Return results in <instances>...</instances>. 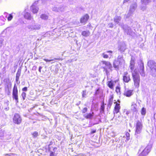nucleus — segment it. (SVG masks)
Segmentation results:
<instances>
[{
	"mask_svg": "<svg viewBox=\"0 0 156 156\" xmlns=\"http://www.w3.org/2000/svg\"><path fill=\"white\" fill-rule=\"evenodd\" d=\"M24 17L26 19L28 20H31L32 18L30 13L28 12H26L24 14Z\"/></svg>",
	"mask_w": 156,
	"mask_h": 156,
	"instance_id": "22",
	"label": "nucleus"
},
{
	"mask_svg": "<svg viewBox=\"0 0 156 156\" xmlns=\"http://www.w3.org/2000/svg\"><path fill=\"white\" fill-rule=\"evenodd\" d=\"M137 105L134 102H133L131 105V108L134 111L136 110Z\"/></svg>",
	"mask_w": 156,
	"mask_h": 156,
	"instance_id": "29",
	"label": "nucleus"
},
{
	"mask_svg": "<svg viewBox=\"0 0 156 156\" xmlns=\"http://www.w3.org/2000/svg\"><path fill=\"white\" fill-rule=\"evenodd\" d=\"M130 134L128 132L126 133V140H125L126 142L127 141L129 140Z\"/></svg>",
	"mask_w": 156,
	"mask_h": 156,
	"instance_id": "31",
	"label": "nucleus"
},
{
	"mask_svg": "<svg viewBox=\"0 0 156 156\" xmlns=\"http://www.w3.org/2000/svg\"><path fill=\"white\" fill-rule=\"evenodd\" d=\"M135 62L133 58H132L130 62V65H134Z\"/></svg>",
	"mask_w": 156,
	"mask_h": 156,
	"instance_id": "40",
	"label": "nucleus"
},
{
	"mask_svg": "<svg viewBox=\"0 0 156 156\" xmlns=\"http://www.w3.org/2000/svg\"><path fill=\"white\" fill-rule=\"evenodd\" d=\"M37 69V66H34L32 68V70H36Z\"/></svg>",
	"mask_w": 156,
	"mask_h": 156,
	"instance_id": "51",
	"label": "nucleus"
},
{
	"mask_svg": "<svg viewBox=\"0 0 156 156\" xmlns=\"http://www.w3.org/2000/svg\"><path fill=\"white\" fill-rule=\"evenodd\" d=\"M125 31L128 34L131 35L132 34V30L129 27H127L125 29Z\"/></svg>",
	"mask_w": 156,
	"mask_h": 156,
	"instance_id": "24",
	"label": "nucleus"
},
{
	"mask_svg": "<svg viewBox=\"0 0 156 156\" xmlns=\"http://www.w3.org/2000/svg\"><path fill=\"white\" fill-rule=\"evenodd\" d=\"M151 0H141L142 5H145V6H142L141 7V9L143 11L144 10L146 9V5L151 2Z\"/></svg>",
	"mask_w": 156,
	"mask_h": 156,
	"instance_id": "11",
	"label": "nucleus"
},
{
	"mask_svg": "<svg viewBox=\"0 0 156 156\" xmlns=\"http://www.w3.org/2000/svg\"><path fill=\"white\" fill-rule=\"evenodd\" d=\"M134 65H130V68L131 70H133L134 68Z\"/></svg>",
	"mask_w": 156,
	"mask_h": 156,
	"instance_id": "52",
	"label": "nucleus"
},
{
	"mask_svg": "<svg viewBox=\"0 0 156 156\" xmlns=\"http://www.w3.org/2000/svg\"><path fill=\"white\" fill-rule=\"evenodd\" d=\"M87 108H84L82 110V112L83 113H85L87 111Z\"/></svg>",
	"mask_w": 156,
	"mask_h": 156,
	"instance_id": "46",
	"label": "nucleus"
},
{
	"mask_svg": "<svg viewBox=\"0 0 156 156\" xmlns=\"http://www.w3.org/2000/svg\"><path fill=\"white\" fill-rule=\"evenodd\" d=\"M124 62L125 61L123 58L122 55H119L117 58V59L115 60L113 62V67L116 70H118L119 66H121L124 63Z\"/></svg>",
	"mask_w": 156,
	"mask_h": 156,
	"instance_id": "2",
	"label": "nucleus"
},
{
	"mask_svg": "<svg viewBox=\"0 0 156 156\" xmlns=\"http://www.w3.org/2000/svg\"><path fill=\"white\" fill-rule=\"evenodd\" d=\"M133 90H126L124 95L126 97H129L133 94Z\"/></svg>",
	"mask_w": 156,
	"mask_h": 156,
	"instance_id": "20",
	"label": "nucleus"
},
{
	"mask_svg": "<svg viewBox=\"0 0 156 156\" xmlns=\"http://www.w3.org/2000/svg\"><path fill=\"white\" fill-rule=\"evenodd\" d=\"M137 5L136 3L132 4L130 7L129 12L130 13H132L134 12L135 9L137 7Z\"/></svg>",
	"mask_w": 156,
	"mask_h": 156,
	"instance_id": "16",
	"label": "nucleus"
},
{
	"mask_svg": "<svg viewBox=\"0 0 156 156\" xmlns=\"http://www.w3.org/2000/svg\"><path fill=\"white\" fill-rule=\"evenodd\" d=\"M114 103L116 104L114 111V114H115V113H117L119 112L120 108V107L119 105V104H118L117 102H115Z\"/></svg>",
	"mask_w": 156,
	"mask_h": 156,
	"instance_id": "17",
	"label": "nucleus"
},
{
	"mask_svg": "<svg viewBox=\"0 0 156 156\" xmlns=\"http://www.w3.org/2000/svg\"><path fill=\"white\" fill-rule=\"evenodd\" d=\"M104 109H105V106H104V103H103L101 106V112H103L104 111Z\"/></svg>",
	"mask_w": 156,
	"mask_h": 156,
	"instance_id": "35",
	"label": "nucleus"
},
{
	"mask_svg": "<svg viewBox=\"0 0 156 156\" xmlns=\"http://www.w3.org/2000/svg\"><path fill=\"white\" fill-rule=\"evenodd\" d=\"M116 92L118 93L120 92V87L118 86L116 88V90H115Z\"/></svg>",
	"mask_w": 156,
	"mask_h": 156,
	"instance_id": "37",
	"label": "nucleus"
},
{
	"mask_svg": "<svg viewBox=\"0 0 156 156\" xmlns=\"http://www.w3.org/2000/svg\"><path fill=\"white\" fill-rule=\"evenodd\" d=\"M20 73L18 72L16 74V77L19 78V77L20 76Z\"/></svg>",
	"mask_w": 156,
	"mask_h": 156,
	"instance_id": "48",
	"label": "nucleus"
},
{
	"mask_svg": "<svg viewBox=\"0 0 156 156\" xmlns=\"http://www.w3.org/2000/svg\"><path fill=\"white\" fill-rule=\"evenodd\" d=\"M112 103L113 102H108V108H110L111 106H112Z\"/></svg>",
	"mask_w": 156,
	"mask_h": 156,
	"instance_id": "44",
	"label": "nucleus"
},
{
	"mask_svg": "<svg viewBox=\"0 0 156 156\" xmlns=\"http://www.w3.org/2000/svg\"><path fill=\"white\" fill-rule=\"evenodd\" d=\"M102 56L104 58H108V55L106 54H105V53H103L102 54Z\"/></svg>",
	"mask_w": 156,
	"mask_h": 156,
	"instance_id": "39",
	"label": "nucleus"
},
{
	"mask_svg": "<svg viewBox=\"0 0 156 156\" xmlns=\"http://www.w3.org/2000/svg\"><path fill=\"white\" fill-rule=\"evenodd\" d=\"M143 128L142 122L139 120L136 122V125L135 134L140 133L141 131Z\"/></svg>",
	"mask_w": 156,
	"mask_h": 156,
	"instance_id": "6",
	"label": "nucleus"
},
{
	"mask_svg": "<svg viewBox=\"0 0 156 156\" xmlns=\"http://www.w3.org/2000/svg\"><path fill=\"white\" fill-rule=\"evenodd\" d=\"M12 97L15 99L17 102H18V92L17 86L16 84L14 86L12 90Z\"/></svg>",
	"mask_w": 156,
	"mask_h": 156,
	"instance_id": "7",
	"label": "nucleus"
},
{
	"mask_svg": "<svg viewBox=\"0 0 156 156\" xmlns=\"http://www.w3.org/2000/svg\"><path fill=\"white\" fill-rule=\"evenodd\" d=\"M90 33L89 30H86L83 31L81 33L82 35L85 37H87L89 36Z\"/></svg>",
	"mask_w": 156,
	"mask_h": 156,
	"instance_id": "23",
	"label": "nucleus"
},
{
	"mask_svg": "<svg viewBox=\"0 0 156 156\" xmlns=\"http://www.w3.org/2000/svg\"><path fill=\"white\" fill-rule=\"evenodd\" d=\"M94 115V113H89L85 114L84 116V117L87 119H91Z\"/></svg>",
	"mask_w": 156,
	"mask_h": 156,
	"instance_id": "21",
	"label": "nucleus"
},
{
	"mask_svg": "<svg viewBox=\"0 0 156 156\" xmlns=\"http://www.w3.org/2000/svg\"><path fill=\"white\" fill-rule=\"evenodd\" d=\"M3 40L1 38L0 39V48L1 47L2 45V44L3 41Z\"/></svg>",
	"mask_w": 156,
	"mask_h": 156,
	"instance_id": "47",
	"label": "nucleus"
},
{
	"mask_svg": "<svg viewBox=\"0 0 156 156\" xmlns=\"http://www.w3.org/2000/svg\"><path fill=\"white\" fill-rule=\"evenodd\" d=\"M9 105V102L8 101L6 102H5L4 104V109L5 110L7 111H8L9 109V108L8 107V105Z\"/></svg>",
	"mask_w": 156,
	"mask_h": 156,
	"instance_id": "26",
	"label": "nucleus"
},
{
	"mask_svg": "<svg viewBox=\"0 0 156 156\" xmlns=\"http://www.w3.org/2000/svg\"><path fill=\"white\" fill-rule=\"evenodd\" d=\"M40 18L42 20H47L48 19V16L45 14H42L40 16Z\"/></svg>",
	"mask_w": 156,
	"mask_h": 156,
	"instance_id": "27",
	"label": "nucleus"
},
{
	"mask_svg": "<svg viewBox=\"0 0 156 156\" xmlns=\"http://www.w3.org/2000/svg\"><path fill=\"white\" fill-rule=\"evenodd\" d=\"M0 19L1 20H3V22H4L5 20H6V19H4L3 16H1L0 17Z\"/></svg>",
	"mask_w": 156,
	"mask_h": 156,
	"instance_id": "49",
	"label": "nucleus"
},
{
	"mask_svg": "<svg viewBox=\"0 0 156 156\" xmlns=\"http://www.w3.org/2000/svg\"><path fill=\"white\" fill-rule=\"evenodd\" d=\"M13 58V56L12 55H10L9 56V62H12L13 61V60L12 59Z\"/></svg>",
	"mask_w": 156,
	"mask_h": 156,
	"instance_id": "43",
	"label": "nucleus"
},
{
	"mask_svg": "<svg viewBox=\"0 0 156 156\" xmlns=\"http://www.w3.org/2000/svg\"><path fill=\"white\" fill-rule=\"evenodd\" d=\"M4 16L6 18H7L8 21H10L13 18L12 13L9 14L7 12H5L4 14Z\"/></svg>",
	"mask_w": 156,
	"mask_h": 156,
	"instance_id": "18",
	"label": "nucleus"
},
{
	"mask_svg": "<svg viewBox=\"0 0 156 156\" xmlns=\"http://www.w3.org/2000/svg\"><path fill=\"white\" fill-rule=\"evenodd\" d=\"M35 3H34L30 7V9L32 12L34 13H37L38 12L39 9L35 5Z\"/></svg>",
	"mask_w": 156,
	"mask_h": 156,
	"instance_id": "14",
	"label": "nucleus"
},
{
	"mask_svg": "<svg viewBox=\"0 0 156 156\" xmlns=\"http://www.w3.org/2000/svg\"><path fill=\"white\" fill-rule=\"evenodd\" d=\"M108 26L109 27L112 28L114 26V24L112 23H109L108 24Z\"/></svg>",
	"mask_w": 156,
	"mask_h": 156,
	"instance_id": "45",
	"label": "nucleus"
},
{
	"mask_svg": "<svg viewBox=\"0 0 156 156\" xmlns=\"http://www.w3.org/2000/svg\"><path fill=\"white\" fill-rule=\"evenodd\" d=\"M151 148V145H148L141 152L140 156H146L150 152Z\"/></svg>",
	"mask_w": 156,
	"mask_h": 156,
	"instance_id": "9",
	"label": "nucleus"
},
{
	"mask_svg": "<svg viewBox=\"0 0 156 156\" xmlns=\"http://www.w3.org/2000/svg\"><path fill=\"white\" fill-rule=\"evenodd\" d=\"M8 155V154H5V155Z\"/></svg>",
	"mask_w": 156,
	"mask_h": 156,
	"instance_id": "59",
	"label": "nucleus"
},
{
	"mask_svg": "<svg viewBox=\"0 0 156 156\" xmlns=\"http://www.w3.org/2000/svg\"><path fill=\"white\" fill-rule=\"evenodd\" d=\"M4 134V131L0 130V137H2L3 136Z\"/></svg>",
	"mask_w": 156,
	"mask_h": 156,
	"instance_id": "42",
	"label": "nucleus"
},
{
	"mask_svg": "<svg viewBox=\"0 0 156 156\" xmlns=\"http://www.w3.org/2000/svg\"><path fill=\"white\" fill-rule=\"evenodd\" d=\"M57 149V148L55 147L53 149V151H50V149H49V151L50 152V156H54L55 155V152Z\"/></svg>",
	"mask_w": 156,
	"mask_h": 156,
	"instance_id": "28",
	"label": "nucleus"
},
{
	"mask_svg": "<svg viewBox=\"0 0 156 156\" xmlns=\"http://www.w3.org/2000/svg\"><path fill=\"white\" fill-rule=\"evenodd\" d=\"M146 113V109L144 108H143L141 109V114L143 115H145Z\"/></svg>",
	"mask_w": 156,
	"mask_h": 156,
	"instance_id": "32",
	"label": "nucleus"
},
{
	"mask_svg": "<svg viewBox=\"0 0 156 156\" xmlns=\"http://www.w3.org/2000/svg\"><path fill=\"white\" fill-rule=\"evenodd\" d=\"M113 97L112 95L110 96L108 100V102H113Z\"/></svg>",
	"mask_w": 156,
	"mask_h": 156,
	"instance_id": "41",
	"label": "nucleus"
},
{
	"mask_svg": "<svg viewBox=\"0 0 156 156\" xmlns=\"http://www.w3.org/2000/svg\"><path fill=\"white\" fill-rule=\"evenodd\" d=\"M108 86L110 88L112 89L113 88V83L110 81L108 83Z\"/></svg>",
	"mask_w": 156,
	"mask_h": 156,
	"instance_id": "33",
	"label": "nucleus"
},
{
	"mask_svg": "<svg viewBox=\"0 0 156 156\" xmlns=\"http://www.w3.org/2000/svg\"><path fill=\"white\" fill-rule=\"evenodd\" d=\"M41 26L39 24H32L29 25L27 27L31 30H38L41 28Z\"/></svg>",
	"mask_w": 156,
	"mask_h": 156,
	"instance_id": "10",
	"label": "nucleus"
},
{
	"mask_svg": "<svg viewBox=\"0 0 156 156\" xmlns=\"http://www.w3.org/2000/svg\"><path fill=\"white\" fill-rule=\"evenodd\" d=\"M96 132V130H92L90 132L91 134H93Z\"/></svg>",
	"mask_w": 156,
	"mask_h": 156,
	"instance_id": "54",
	"label": "nucleus"
},
{
	"mask_svg": "<svg viewBox=\"0 0 156 156\" xmlns=\"http://www.w3.org/2000/svg\"><path fill=\"white\" fill-rule=\"evenodd\" d=\"M86 91H83V93L82 94V95L83 97H85V95H86Z\"/></svg>",
	"mask_w": 156,
	"mask_h": 156,
	"instance_id": "53",
	"label": "nucleus"
},
{
	"mask_svg": "<svg viewBox=\"0 0 156 156\" xmlns=\"http://www.w3.org/2000/svg\"><path fill=\"white\" fill-rule=\"evenodd\" d=\"M42 68V67H41V66H40L39 67V72L41 73V69Z\"/></svg>",
	"mask_w": 156,
	"mask_h": 156,
	"instance_id": "55",
	"label": "nucleus"
},
{
	"mask_svg": "<svg viewBox=\"0 0 156 156\" xmlns=\"http://www.w3.org/2000/svg\"><path fill=\"white\" fill-rule=\"evenodd\" d=\"M22 121V118L18 114H15L13 118V122L17 124H20Z\"/></svg>",
	"mask_w": 156,
	"mask_h": 156,
	"instance_id": "8",
	"label": "nucleus"
},
{
	"mask_svg": "<svg viewBox=\"0 0 156 156\" xmlns=\"http://www.w3.org/2000/svg\"><path fill=\"white\" fill-rule=\"evenodd\" d=\"M119 50L121 52H124L126 49V45L124 43H122L118 47Z\"/></svg>",
	"mask_w": 156,
	"mask_h": 156,
	"instance_id": "12",
	"label": "nucleus"
},
{
	"mask_svg": "<svg viewBox=\"0 0 156 156\" xmlns=\"http://www.w3.org/2000/svg\"><path fill=\"white\" fill-rule=\"evenodd\" d=\"M54 59L57 60H62L60 58H55L54 59H50V60H48V59H44V60L46 62H51V61H54Z\"/></svg>",
	"mask_w": 156,
	"mask_h": 156,
	"instance_id": "30",
	"label": "nucleus"
},
{
	"mask_svg": "<svg viewBox=\"0 0 156 156\" xmlns=\"http://www.w3.org/2000/svg\"><path fill=\"white\" fill-rule=\"evenodd\" d=\"M114 22L116 24H118L119 25H120V23H119V21L121 20V17L120 16H115L114 18Z\"/></svg>",
	"mask_w": 156,
	"mask_h": 156,
	"instance_id": "19",
	"label": "nucleus"
},
{
	"mask_svg": "<svg viewBox=\"0 0 156 156\" xmlns=\"http://www.w3.org/2000/svg\"><path fill=\"white\" fill-rule=\"evenodd\" d=\"M147 65L151 69V74L153 76H156V63L153 61L150 60L148 61Z\"/></svg>",
	"mask_w": 156,
	"mask_h": 156,
	"instance_id": "3",
	"label": "nucleus"
},
{
	"mask_svg": "<svg viewBox=\"0 0 156 156\" xmlns=\"http://www.w3.org/2000/svg\"><path fill=\"white\" fill-rule=\"evenodd\" d=\"M130 0H124L123 1V3H125L126 2H128V1H129Z\"/></svg>",
	"mask_w": 156,
	"mask_h": 156,
	"instance_id": "56",
	"label": "nucleus"
},
{
	"mask_svg": "<svg viewBox=\"0 0 156 156\" xmlns=\"http://www.w3.org/2000/svg\"><path fill=\"white\" fill-rule=\"evenodd\" d=\"M137 71V69H136L134 72L132 73V76L134 82V86L136 87H138L140 84V77Z\"/></svg>",
	"mask_w": 156,
	"mask_h": 156,
	"instance_id": "4",
	"label": "nucleus"
},
{
	"mask_svg": "<svg viewBox=\"0 0 156 156\" xmlns=\"http://www.w3.org/2000/svg\"><path fill=\"white\" fill-rule=\"evenodd\" d=\"M4 24V23H2V24Z\"/></svg>",
	"mask_w": 156,
	"mask_h": 156,
	"instance_id": "60",
	"label": "nucleus"
},
{
	"mask_svg": "<svg viewBox=\"0 0 156 156\" xmlns=\"http://www.w3.org/2000/svg\"><path fill=\"white\" fill-rule=\"evenodd\" d=\"M32 135L35 138L38 136V133L37 132L35 131L32 134Z\"/></svg>",
	"mask_w": 156,
	"mask_h": 156,
	"instance_id": "34",
	"label": "nucleus"
},
{
	"mask_svg": "<svg viewBox=\"0 0 156 156\" xmlns=\"http://www.w3.org/2000/svg\"><path fill=\"white\" fill-rule=\"evenodd\" d=\"M101 64L103 65L101 68L104 69L103 71L105 72L107 76L109 75L110 71H112V64L108 61H102Z\"/></svg>",
	"mask_w": 156,
	"mask_h": 156,
	"instance_id": "1",
	"label": "nucleus"
},
{
	"mask_svg": "<svg viewBox=\"0 0 156 156\" xmlns=\"http://www.w3.org/2000/svg\"><path fill=\"white\" fill-rule=\"evenodd\" d=\"M123 80L124 82L126 83H128L130 80V76L128 75L127 72L124 73L123 76Z\"/></svg>",
	"mask_w": 156,
	"mask_h": 156,
	"instance_id": "13",
	"label": "nucleus"
},
{
	"mask_svg": "<svg viewBox=\"0 0 156 156\" xmlns=\"http://www.w3.org/2000/svg\"><path fill=\"white\" fill-rule=\"evenodd\" d=\"M106 52H107V53H112V51H108Z\"/></svg>",
	"mask_w": 156,
	"mask_h": 156,
	"instance_id": "57",
	"label": "nucleus"
},
{
	"mask_svg": "<svg viewBox=\"0 0 156 156\" xmlns=\"http://www.w3.org/2000/svg\"><path fill=\"white\" fill-rule=\"evenodd\" d=\"M26 93L24 92H23L21 94L22 96L23 100H25L26 97Z\"/></svg>",
	"mask_w": 156,
	"mask_h": 156,
	"instance_id": "36",
	"label": "nucleus"
},
{
	"mask_svg": "<svg viewBox=\"0 0 156 156\" xmlns=\"http://www.w3.org/2000/svg\"><path fill=\"white\" fill-rule=\"evenodd\" d=\"M22 90L24 91H26L27 90V87H25L22 89Z\"/></svg>",
	"mask_w": 156,
	"mask_h": 156,
	"instance_id": "50",
	"label": "nucleus"
},
{
	"mask_svg": "<svg viewBox=\"0 0 156 156\" xmlns=\"http://www.w3.org/2000/svg\"><path fill=\"white\" fill-rule=\"evenodd\" d=\"M89 18V16L87 14H86L82 17L80 20V22L81 23L85 24Z\"/></svg>",
	"mask_w": 156,
	"mask_h": 156,
	"instance_id": "15",
	"label": "nucleus"
},
{
	"mask_svg": "<svg viewBox=\"0 0 156 156\" xmlns=\"http://www.w3.org/2000/svg\"><path fill=\"white\" fill-rule=\"evenodd\" d=\"M154 125L155 129H156V113L154 115Z\"/></svg>",
	"mask_w": 156,
	"mask_h": 156,
	"instance_id": "38",
	"label": "nucleus"
},
{
	"mask_svg": "<svg viewBox=\"0 0 156 156\" xmlns=\"http://www.w3.org/2000/svg\"><path fill=\"white\" fill-rule=\"evenodd\" d=\"M140 63L137 67V70L141 76L144 77L145 76V73L144 71V63L141 60H140Z\"/></svg>",
	"mask_w": 156,
	"mask_h": 156,
	"instance_id": "5",
	"label": "nucleus"
},
{
	"mask_svg": "<svg viewBox=\"0 0 156 156\" xmlns=\"http://www.w3.org/2000/svg\"><path fill=\"white\" fill-rule=\"evenodd\" d=\"M52 10L56 12L59 11H62L63 9H62V8L59 7H54L52 8Z\"/></svg>",
	"mask_w": 156,
	"mask_h": 156,
	"instance_id": "25",
	"label": "nucleus"
},
{
	"mask_svg": "<svg viewBox=\"0 0 156 156\" xmlns=\"http://www.w3.org/2000/svg\"><path fill=\"white\" fill-rule=\"evenodd\" d=\"M19 79V78L16 77V81L17 82Z\"/></svg>",
	"mask_w": 156,
	"mask_h": 156,
	"instance_id": "58",
	"label": "nucleus"
}]
</instances>
